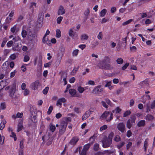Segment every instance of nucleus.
Segmentation results:
<instances>
[{
    "instance_id": "nucleus-1",
    "label": "nucleus",
    "mask_w": 155,
    "mask_h": 155,
    "mask_svg": "<svg viewBox=\"0 0 155 155\" xmlns=\"http://www.w3.org/2000/svg\"><path fill=\"white\" fill-rule=\"evenodd\" d=\"M67 127V124L65 123L64 121H62L59 129V137L63 135L64 133L66 131Z\"/></svg>"
},
{
    "instance_id": "nucleus-2",
    "label": "nucleus",
    "mask_w": 155,
    "mask_h": 155,
    "mask_svg": "<svg viewBox=\"0 0 155 155\" xmlns=\"http://www.w3.org/2000/svg\"><path fill=\"white\" fill-rule=\"evenodd\" d=\"M122 109L120 108L119 107H117L114 110L112 111V113H111L109 118H108L106 120L107 122L110 121L113 118V113L117 114V113L120 114L121 113Z\"/></svg>"
},
{
    "instance_id": "nucleus-3",
    "label": "nucleus",
    "mask_w": 155,
    "mask_h": 155,
    "mask_svg": "<svg viewBox=\"0 0 155 155\" xmlns=\"http://www.w3.org/2000/svg\"><path fill=\"white\" fill-rule=\"evenodd\" d=\"M103 147L107 148L109 147L112 143V141L108 139L107 138L104 139L102 141Z\"/></svg>"
},
{
    "instance_id": "nucleus-4",
    "label": "nucleus",
    "mask_w": 155,
    "mask_h": 155,
    "mask_svg": "<svg viewBox=\"0 0 155 155\" xmlns=\"http://www.w3.org/2000/svg\"><path fill=\"white\" fill-rule=\"evenodd\" d=\"M117 128L121 133H124L126 130L125 124L122 122L118 124L117 125Z\"/></svg>"
},
{
    "instance_id": "nucleus-5",
    "label": "nucleus",
    "mask_w": 155,
    "mask_h": 155,
    "mask_svg": "<svg viewBox=\"0 0 155 155\" xmlns=\"http://www.w3.org/2000/svg\"><path fill=\"white\" fill-rule=\"evenodd\" d=\"M103 90V88L101 85L96 86L93 90V91L96 94L101 93Z\"/></svg>"
},
{
    "instance_id": "nucleus-6",
    "label": "nucleus",
    "mask_w": 155,
    "mask_h": 155,
    "mask_svg": "<svg viewBox=\"0 0 155 155\" xmlns=\"http://www.w3.org/2000/svg\"><path fill=\"white\" fill-rule=\"evenodd\" d=\"M64 54L58 52L57 54V59L56 60V63L58 65V66H59V64H60L62 58L64 55Z\"/></svg>"
},
{
    "instance_id": "nucleus-7",
    "label": "nucleus",
    "mask_w": 155,
    "mask_h": 155,
    "mask_svg": "<svg viewBox=\"0 0 155 155\" xmlns=\"http://www.w3.org/2000/svg\"><path fill=\"white\" fill-rule=\"evenodd\" d=\"M150 81L148 79H146L145 80L140 82L139 85L142 87H145L146 86H148L149 84Z\"/></svg>"
},
{
    "instance_id": "nucleus-8",
    "label": "nucleus",
    "mask_w": 155,
    "mask_h": 155,
    "mask_svg": "<svg viewBox=\"0 0 155 155\" xmlns=\"http://www.w3.org/2000/svg\"><path fill=\"white\" fill-rule=\"evenodd\" d=\"M65 13V10L63 7L61 5L60 6L58 12V15H63Z\"/></svg>"
},
{
    "instance_id": "nucleus-9",
    "label": "nucleus",
    "mask_w": 155,
    "mask_h": 155,
    "mask_svg": "<svg viewBox=\"0 0 155 155\" xmlns=\"http://www.w3.org/2000/svg\"><path fill=\"white\" fill-rule=\"evenodd\" d=\"M39 83L38 81H36L35 82L32 83L31 84L32 88H33L34 90H37L38 88Z\"/></svg>"
},
{
    "instance_id": "nucleus-10",
    "label": "nucleus",
    "mask_w": 155,
    "mask_h": 155,
    "mask_svg": "<svg viewBox=\"0 0 155 155\" xmlns=\"http://www.w3.org/2000/svg\"><path fill=\"white\" fill-rule=\"evenodd\" d=\"M78 140L79 139L78 137H74L70 140L69 143L71 145H74L76 144Z\"/></svg>"
},
{
    "instance_id": "nucleus-11",
    "label": "nucleus",
    "mask_w": 155,
    "mask_h": 155,
    "mask_svg": "<svg viewBox=\"0 0 155 155\" xmlns=\"http://www.w3.org/2000/svg\"><path fill=\"white\" fill-rule=\"evenodd\" d=\"M109 112L106 111L104 112L100 117V119L101 120H104L110 115Z\"/></svg>"
},
{
    "instance_id": "nucleus-12",
    "label": "nucleus",
    "mask_w": 155,
    "mask_h": 155,
    "mask_svg": "<svg viewBox=\"0 0 155 155\" xmlns=\"http://www.w3.org/2000/svg\"><path fill=\"white\" fill-rule=\"evenodd\" d=\"M66 99L64 97L60 98L57 101L56 104L57 106L58 105L61 106L62 103H64L66 102Z\"/></svg>"
},
{
    "instance_id": "nucleus-13",
    "label": "nucleus",
    "mask_w": 155,
    "mask_h": 155,
    "mask_svg": "<svg viewBox=\"0 0 155 155\" xmlns=\"http://www.w3.org/2000/svg\"><path fill=\"white\" fill-rule=\"evenodd\" d=\"M101 65L103 69L105 70H108L110 68V63H105L104 64L101 63Z\"/></svg>"
},
{
    "instance_id": "nucleus-14",
    "label": "nucleus",
    "mask_w": 155,
    "mask_h": 155,
    "mask_svg": "<svg viewBox=\"0 0 155 155\" xmlns=\"http://www.w3.org/2000/svg\"><path fill=\"white\" fill-rule=\"evenodd\" d=\"M154 117L150 114H148L145 117V119L147 120L152 121L154 120Z\"/></svg>"
},
{
    "instance_id": "nucleus-15",
    "label": "nucleus",
    "mask_w": 155,
    "mask_h": 155,
    "mask_svg": "<svg viewBox=\"0 0 155 155\" xmlns=\"http://www.w3.org/2000/svg\"><path fill=\"white\" fill-rule=\"evenodd\" d=\"M145 125V121L144 120H141L139 121L137 124V126L138 127H143Z\"/></svg>"
},
{
    "instance_id": "nucleus-16",
    "label": "nucleus",
    "mask_w": 155,
    "mask_h": 155,
    "mask_svg": "<svg viewBox=\"0 0 155 155\" xmlns=\"http://www.w3.org/2000/svg\"><path fill=\"white\" fill-rule=\"evenodd\" d=\"M30 111L32 115L34 114L37 115V111L36 108L33 107H31L30 109Z\"/></svg>"
},
{
    "instance_id": "nucleus-17",
    "label": "nucleus",
    "mask_w": 155,
    "mask_h": 155,
    "mask_svg": "<svg viewBox=\"0 0 155 155\" xmlns=\"http://www.w3.org/2000/svg\"><path fill=\"white\" fill-rule=\"evenodd\" d=\"M110 59L109 57L107 56H106L104 60L101 61V63L104 64L105 63H110Z\"/></svg>"
},
{
    "instance_id": "nucleus-18",
    "label": "nucleus",
    "mask_w": 155,
    "mask_h": 155,
    "mask_svg": "<svg viewBox=\"0 0 155 155\" xmlns=\"http://www.w3.org/2000/svg\"><path fill=\"white\" fill-rule=\"evenodd\" d=\"M12 49L15 51H19L20 50V48L19 47V45L18 44L14 45L12 47Z\"/></svg>"
},
{
    "instance_id": "nucleus-19",
    "label": "nucleus",
    "mask_w": 155,
    "mask_h": 155,
    "mask_svg": "<svg viewBox=\"0 0 155 155\" xmlns=\"http://www.w3.org/2000/svg\"><path fill=\"white\" fill-rule=\"evenodd\" d=\"M23 128V123L21 121L19 122L18 125L17 131L18 132L21 131Z\"/></svg>"
},
{
    "instance_id": "nucleus-20",
    "label": "nucleus",
    "mask_w": 155,
    "mask_h": 155,
    "mask_svg": "<svg viewBox=\"0 0 155 155\" xmlns=\"http://www.w3.org/2000/svg\"><path fill=\"white\" fill-rule=\"evenodd\" d=\"M91 114V113H89L88 112L86 111L85 113L83 115L82 117V120H85L88 118Z\"/></svg>"
},
{
    "instance_id": "nucleus-21",
    "label": "nucleus",
    "mask_w": 155,
    "mask_h": 155,
    "mask_svg": "<svg viewBox=\"0 0 155 155\" xmlns=\"http://www.w3.org/2000/svg\"><path fill=\"white\" fill-rule=\"evenodd\" d=\"M90 13V10L89 8H88L84 12V15L86 16L85 19L84 20L85 21H86L87 18V16Z\"/></svg>"
},
{
    "instance_id": "nucleus-22",
    "label": "nucleus",
    "mask_w": 155,
    "mask_h": 155,
    "mask_svg": "<svg viewBox=\"0 0 155 155\" xmlns=\"http://www.w3.org/2000/svg\"><path fill=\"white\" fill-rule=\"evenodd\" d=\"M76 93V91L74 89H71L69 90V93L73 97H74L75 96Z\"/></svg>"
},
{
    "instance_id": "nucleus-23",
    "label": "nucleus",
    "mask_w": 155,
    "mask_h": 155,
    "mask_svg": "<svg viewBox=\"0 0 155 155\" xmlns=\"http://www.w3.org/2000/svg\"><path fill=\"white\" fill-rule=\"evenodd\" d=\"M15 89L13 88H12L11 89L9 92V95L10 96L12 97H13L14 94L15 92Z\"/></svg>"
},
{
    "instance_id": "nucleus-24",
    "label": "nucleus",
    "mask_w": 155,
    "mask_h": 155,
    "mask_svg": "<svg viewBox=\"0 0 155 155\" xmlns=\"http://www.w3.org/2000/svg\"><path fill=\"white\" fill-rule=\"evenodd\" d=\"M107 10L106 9H104L102 10L100 14V16L101 17H103L105 16L107 13Z\"/></svg>"
},
{
    "instance_id": "nucleus-25",
    "label": "nucleus",
    "mask_w": 155,
    "mask_h": 155,
    "mask_svg": "<svg viewBox=\"0 0 155 155\" xmlns=\"http://www.w3.org/2000/svg\"><path fill=\"white\" fill-rule=\"evenodd\" d=\"M91 144L90 143H87L85 145L83 149L84 150L87 151L90 147Z\"/></svg>"
},
{
    "instance_id": "nucleus-26",
    "label": "nucleus",
    "mask_w": 155,
    "mask_h": 155,
    "mask_svg": "<svg viewBox=\"0 0 155 155\" xmlns=\"http://www.w3.org/2000/svg\"><path fill=\"white\" fill-rule=\"evenodd\" d=\"M64 121L65 123L67 124L68 125V122H71V118L69 117H64Z\"/></svg>"
},
{
    "instance_id": "nucleus-27",
    "label": "nucleus",
    "mask_w": 155,
    "mask_h": 155,
    "mask_svg": "<svg viewBox=\"0 0 155 155\" xmlns=\"http://www.w3.org/2000/svg\"><path fill=\"white\" fill-rule=\"evenodd\" d=\"M37 118V115L34 114L33 117H31V120L33 123H36L37 122L36 118Z\"/></svg>"
},
{
    "instance_id": "nucleus-28",
    "label": "nucleus",
    "mask_w": 155,
    "mask_h": 155,
    "mask_svg": "<svg viewBox=\"0 0 155 155\" xmlns=\"http://www.w3.org/2000/svg\"><path fill=\"white\" fill-rule=\"evenodd\" d=\"M111 82L109 81L106 84L105 87H107L110 90H111L113 88V86L111 85Z\"/></svg>"
},
{
    "instance_id": "nucleus-29",
    "label": "nucleus",
    "mask_w": 155,
    "mask_h": 155,
    "mask_svg": "<svg viewBox=\"0 0 155 155\" xmlns=\"http://www.w3.org/2000/svg\"><path fill=\"white\" fill-rule=\"evenodd\" d=\"M61 77L62 78H63V81H64V85L66 84L67 83V81L66 80L67 77L66 74H65L64 73L62 74Z\"/></svg>"
},
{
    "instance_id": "nucleus-30",
    "label": "nucleus",
    "mask_w": 155,
    "mask_h": 155,
    "mask_svg": "<svg viewBox=\"0 0 155 155\" xmlns=\"http://www.w3.org/2000/svg\"><path fill=\"white\" fill-rule=\"evenodd\" d=\"M133 19H130L124 22L122 24V25L123 26H125L126 25L129 24H130V23H131L132 21H133Z\"/></svg>"
},
{
    "instance_id": "nucleus-31",
    "label": "nucleus",
    "mask_w": 155,
    "mask_h": 155,
    "mask_svg": "<svg viewBox=\"0 0 155 155\" xmlns=\"http://www.w3.org/2000/svg\"><path fill=\"white\" fill-rule=\"evenodd\" d=\"M88 38V36L86 34H82L81 37V40H87Z\"/></svg>"
},
{
    "instance_id": "nucleus-32",
    "label": "nucleus",
    "mask_w": 155,
    "mask_h": 155,
    "mask_svg": "<svg viewBox=\"0 0 155 155\" xmlns=\"http://www.w3.org/2000/svg\"><path fill=\"white\" fill-rule=\"evenodd\" d=\"M61 31L60 29H58L56 31V37L59 38L61 37Z\"/></svg>"
},
{
    "instance_id": "nucleus-33",
    "label": "nucleus",
    "mask_w": 155,
    "mask_h": 155,
    "mask_svg": "<svg viewBox=\"0 0 155 155\" xmlns=\"http://www.w3.org/2000/svg\"><path fill=\"white\" fill-rule=\"evenodd\" d=\"M114 133L113 132H111L107 138L112 141L113 137L114 136Z\"/></svg>"
},
{
    "instance_id": "nucleus-34",
    "label": "nucleus",
    "mask_w": 155,
    "mask_h": 155,
    "mask_svg": "<svg viewBox=\"0 0 155 155\" xmlns=\"http://www.w3.org/2000/svg\"><path fill=\"white\" fill-rule=\"evenodd\" d=\"M125 144V143L124 142H121L120 143L117 145V147L119 149H120Z\"/></svg>"
},
{
    "instance_id": "nucleus-35",
    "label": "nucleus",
    "mask_w": 155,
    "mask_h": 155,
    "mask_svg": "<svg viewBox=\"0 0 155 155\" xmlns=\"http://www.w3.org/2000/svg\"><path fill=\"white\" fill-rule=\"evenodd\" d=\"M36 3L34 2H32L30 4V9H31L32 12L33 11L34 9V7H33L34 6H35V7L36 5Z\"/></svg>"
},
{
    "instance_id": "nucleus-36",
    "label": "nucleus",
    "mask_w": 155,
    "mask_h": 155,
    "mask_svg": "<svg viewBox=\"0 0 155 155\" xmlns=\"http://www.w3.org/2000/svg\"><path fill=\"white\" fill-rule=\"evenodd\" d=\"M131 123L130 122V119H129L127 122L126 126L127 127L130 129L132 127Z\"/></svg>"
},
{
    "instance_id": "nucleus-37",
    "label": "nucleus",
    "mask_w": 155,
    "mask_h": 155,
    "mask_svg": "<svg viewBox=\"0 0 155 155\" xmlns=\"http://www.w3.org/2000/svg\"><path fill=\"white\" fill-rule=\"evenodd\" d=\"M21 36L23 38H25L26 37V35H27V31L25 30H23L21 31Z\"/></svg>"
},
{
    "instance_id": "nucleus-38",
    "label": "nucleus",
    "mask_w": 155,
    "mask_h": 155,
    "mask_svg": "<svg viewBox=\"0 0 155 155\" xmlns=\"http://www.w3.org/2000/svg\"><path fill=\"white\" fill-rule=\"evenodd\" d=\"M6 123V121L5 120H3L2 121L1 123L0 124L1 125V128L2 129H3L5 127V124Z\"/></svg>"
},
{
    "instance_id": "nucleus-39",
    "label": "nucleus",
    "mask_w": 155,
    "mask_h": 155,
    "mask_svg": "<svg viewBox=\"0 0 155 155\" xmlns=\"http://www.w3.org/2000/svg\"><path fill=\"white\" fill-rule=\"evenodd\" d=\"M117 63L119 64H121L123 62V59L121 58H119L116 60Z\"/></svg>"
},
{
    "instance_id": "nucleus-40",
    "label": "nucleus",
    "mask_w": 155,
    "mask_h": 155,
    "mask_svg": "<svg viewBox=\"0 0 155 155\" xmlns=\"http://www.w3.org/2000/svg\"><path fill=\"white\" fill-rule=\"evenodd\" d=\"M50 129L51 132H53L56 129V127L55 126L53 125L52 124H50Z\"/></svg>"
},
{
    "instance_id": "nucleus-41",
    "label": "nucleus",
    "mask_w": 155,
    "mask_h": 155,
    "mask_svg": "<svg viewBox=\"0 0 155 155\" xmlns=\"http://www.w3.org/2000/svg\"><path fill=\"white\" fill-rule=\"evenodd\" d=\"M130 122L131 124L134 123L136 120V117L135 116H133L130 117Z\"/></svg>"
},
{
    "instance_id": "nucleus-42",
    "label": "nucleus",
    "mask_w": 155,
    "mask_h": 155,
    "mask_svg": "<svg viewBox=\"0 0 155 155\" xmlns=\"http://www.w3.org/2000/svg\"><path fill=\"white\" fill-rule=\"evenodd\" d=\"M73 31L72 28L69 29V35L72 38L74 36L75 33L73 34Z\"/></svg>"
},
{
    "instance_id": "nucleus-43",
    "label": "nucleus",
    "mask_w": 155,
    "mask_h": 155,
    "mask_svg": "<svg viewBox=\"0 0 155 155\" xmlns=\"http://www.w3.org/2000/svg\"><path fill=\"white\" fill-rule=\"evenodd\" d=\"M99 144L98 143H96L94 144V149L95 151H97L99 150Z\"/></svg>"
},
{
    "instance_id": "nucleus-44",
    "label": "nucleus",
    "mask_w": 155,
    "mask_h": 155,
    "mask_svg": "<svg viewBox=\"0 0 155 155\" xmlns=\"http://www.w3.org/2000/svg\"><path fill=\"white\" fill-rule=\"evenodd\" d=\"M114 140L116 142H119L121 140V138L118 135H116L114 137Z\"/></svg>"
},
{
    "instance_id": "nucleus-45",
    "label": "nucleus",
    "mask_w": 155,
    "mask_h": 155,
    "mask_svg": "<svg viewBox=\"0 0 155 155\" xmlns=\"http://www.w3.org/2000/svg\"><path fill=\"white\" fill-rule=\"evenodd\" d=\"M78 90L80 93H82L84 91V88L80 86H79L78 88Z\"/></svg>"
},
{
    "instance_id": "nucleus-46",
    "label": "nucleus",
    "mask_w": 155,
    "mask_h": 155,
    "mask_svg": "<svg viewBox=\"0 0 155 155\" xmlns=\"http://www.w3.org/2000/svg\"><path fill=\"white\" fill-rule=\"evenodd\" d=\"M79 52V50L78 49L74 50L72 52V55L74 56H76Z\"/></svg>"
},
{
    "instance_id": "nucleus-47",
    "label": "nucleus",
    "mask_w": 155,
    "mask_h": 155,
    "mask_svg": "<svg viewBox=\"0 0 155 155\" xmlns=\"http://www.w3.org/2000/svg\"><path fill=\"white\" fill-rule=\"evenodd\" d=\"M131 113V112L130 110L126 111L123 114L124 117H126L129 115Z\"/></svg>"
},
{
    "instance_id": "nucleus-48",
    "label": "nucleus",
    "mask_w": 155,
    "mask_h": 155,
    "mask_svg": "<svg viewBox=\"0 0 155 155\" xmlns=\"http://www.w3.org/2000/svg\"><path fill=\"white\" fill-rule=\"evenodd\" d=\"M13 41L11 40L8 41L6 45L8 48L11 47L13 44Z\"/></svg>"
},
{
    "instance_id": "nucleus-49",
    "label": "nucleus",
    "mask_w": 155,
    "mask_h": 155,
    "mask_svg": "<svg viewBox=\"0 0 155 155\" xmlns=\"http://www.w3.org/2000/svg\"><path fill=\"white\" fill-rule=\"evenodd\" d=\"M24 141V139H22L21 140L20 142L19 146L20 148L22 149L24 148V145H23V143Z\"/></svg>"
},
{
    "instance_id": "nucleus-50",
    "label": "nucleus",
    "mask_w": 155,
    "mask_h": 155,
    "mask_svg": "<svg viewBox=\"0 0 155 155\" xmlns=\"http://www.w3.org/2000/svg\"><path fill=\"white\" fill-rule=\"evenodd\" d=\"M49 87H46L43 91V93L44 94H46L48 91Z\"/></svg>"
},
{
    "instance_id": "nucleus-51",
    "label": "nucleus",
    "mask_w": 155,
    "mask_h": 155,
    "mask_svg": "<svg viewBox=\"0 0 155 155\" xmlns=\"http://www.w3.org/2000/svg\"><path fill=\"white\" fill-rule=\"evenodd\" d=\"M52 110H53V106L51 105L50 106V107L48 109V110L47 111L48 114V115L50 114H51V113Z\"/></svg>"
},
{
    "instance_id": "nucleus-52",
    "label": "nucleus",
    "mask_w": 155,
    "mask_h": 155,
    "mask_svg": "<svg viewBox=\"0 0 155 155\" xmlns=\"http://www.w3.org/2000/svg\"><path fill=\"white\" fill-rule=\"evenodd\" d=\"M63 17L62 16H59L58 17L57 19V23L58 24H59L61 22Z\"/></svg>"
},
{
    "instance_id": "nucleus-53",
    "label": "nucleus",
    "mask_w": 155,
    "mask_h": 155,
    "mask_svg": "<svg viewBox=\"0 0 155 155\" xmlns=\"http://www.w3.org/2000/svg\"><path fill=\"white\" fill-rule=\"evenodd\" d=\"M17 26L16 25H14L13 27H12L11 28V31L12 33H14L15 32V30L17 29Z\"/></svg>"
},
{
    "instance_id": "nucleus-54",
    "label": "nucleus",
    "mask_w": 155,
    "mask_h": 155,
    "mask_svg": "<svg viewBox=\"0 0 155 155\" xmlns=\"http://www.w3.org/2000/svg\"><path fill=\"white\" fill-rule=\"evenodd\" d=\"M8 67V65H7L5 62L2 65V68L3 70L4 71H6V69Z\"/></svg>"
},
{
    "instance_id": "nucleus-55",
    "label": "nucleus",
    "mask_w": 155,
    "mask_h": 155,
    "mask_svg": "<svg viewBox=\"0 0 155 155\" xmlns=\"http://www.w3.org/2000/svg\"><path fill=\"white\" fill-rule=\"evenodd\" d=\"M23 18L24 17L22 15H19L17 20V22H21V21L23 19Z\"/></svg>"
},
{
    "instance_id": "nucleus-56",
    "label": "nucleus",
    "mask_w": 155,
    "mask_h": 155,
    "mask_svg": "<svg viewBox=\"0 0 155 155\" xmlns=\"http://www.w3.org/2000/svg\"><path fill=\"white\" fill-rule=\"evenodd\" d=\"M29 57L27 55H25L24 57L23 61L24 62H26L29 61Z\"/></svg>"
},
{
    "instance_id": "nucleus-57",
    "label": "nucleus",
    "mask_w": 155,
    "mask_h": 155,
    "mask_svg": "<svg viewBox=\"0 0 155 155\" xmlns=\"http://www.w3.org/2000/svg\"><path fill=\"white\" fill-rule=\"evenodd\" d=\"M105 101H106V102L107 104H108V105H110V106H112V104L111 102V101H110L109 99L108 98H105Z\"/></svg>"
},
{
    "instance_id": "nucleus-58",
    "label": "nucleus",
    "mask_w": 155,
    "mask_h": 155,
    "mask_svg": "<svg viewBox=\"0 0 155 155\" xmlns=\"http://www.w3.org/2000/svg\"><path fill=\"white\" fill-rule=\"evenodd\" d=\"M97 38L99 40H101L103 38V34L102 32H100L97 36Z\"/></svg>"
},
{
    "instance_id": "nucleus-59",
    "label": "nucleus",
    "mask_w": 155,
    "mask_h": 155,
    "mask_svg": "<svg viewBox=\"0 0 155 155\" xmlns=\"http://www.w3.org/2000/svg\"><path fill=\"white\" fill-rule=\"evenodd\" d=\"M107 128V127L106 125H104L100 128V130L101 131H103L106 130Z\"/></svg>"
},
{
    "instance_id": "nucleus-60",
    "label": "nucleus",
    "mask_w": 155,
    "mask_h": 155,
    "mask_svg": "<svg viewBox=\"0 0 155 155\" xmlns=\"http://www.w3.org/2000/svg\"><path fill=\"white\" fill-rule=\"evenodd\" d=\"M150 107L151 109H153L155 108V100L152 102L150 105Z\"/></svg>"
},
{
    "instance_id": "nucleus-61",
    "label": "nucleus",
    "mask_w": 155,
    "mask_h": 155,
    "mask_svg": "<svg viewBox=\"0 0 155 155\" xmlns=\"http://www.w3.org/2000/svg\"><path fill=\"white\" fill-rule=\"evenodd\" d=\"M16 58V56L15 54H11L9 57L10 59L12 60L15 59Z\"/></svg>"
},
{
    "instance_id": "nucleus-62",
    "label": "nucleus",
    "mask_w": 155,
    "mask_h": 155,
    "mask_svg": "<svg viewBox=\"0 0 155 155\" xmlns=\"http://www.w3.org/2000/svg\"><path fill=\"white\" fill-rule=\"evenodd\" d=\"M129 65V63H126L122 68L123 70H124L126 69Z\"/></svg>"
},
{
    "instance_id": "nucleus-63",
    "label": "nucleus",
    "mask_w": 155,
    "mask_h": 155,
    "mask_svg": "<svg viewBox=\"0 0 155 155\" xmlns=\"http://www.w3.org/2000/svg\"><path fill=\"white\" fill-rule=\"evenodd\" d=\"M48 40V38H46V36H44L42 38V42L43 43H46V41Z\"/></svg>"
},
{
    "instance_id": "nucleus-64",
    "label": "nucleus",
    "mask_w": 155,
    "mask_h": 155,
    "mask_svg": "<svg viewBox=\"0 0 155 155\" xmlns=\"http://www.w3.org/2000/svg\"><path fill=\"white\" fill-rule=\"evenodd\" d=\"M75 78L74 77H73L70 79L69 82L70 83H73L75 81Z\"/></svg>"
}]
</instances>
